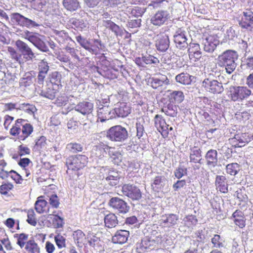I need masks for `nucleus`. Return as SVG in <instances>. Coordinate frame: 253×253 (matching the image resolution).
I'll return each instance as SVG.
<instances>
[{
  "instance_id": "61",
  "label": "nucleus",
  "mask_w": 253,
  "mask_h": 253,
  "mask_svg": "<svg viewBox=\"0 0 253 253\" xmlns=\"http://www.w3.org/2000/svg\"><path fill=\"white\" fill-rule=\"evenodd\" d=\"M48 201L50 206L52 208L58 209L59 208L60 205L59 199L56 194L51 195Z\"/></svg>"
},
{
  "instance_id": "1",
  "label": "nucleus",
  "mask_w": 253,
  "mask_h": 253,
  "mask_svg": "<svg viewBox=\"0 0 253 253\" xmlns=\"http://www.w3.org/2000/svg\"><path fill=\"white\" fill-rule=\"evenodd\" d=\"M34 127L27 120L18 119L10 128L9 133L13 136L24 141L33 132Z\"/></svg>"
},
{
  "instance_id": "56",
  "label": "nucleus",
  "mask_w": 253,
  "mask_h": 253,
  "mask_svg": "<svg viewBox=\"0 0 253 253\" xmlns=\"http://www.w3.org/2000/svg\"><path fill=\"white\" fill-rule=\"evenodd\" d=\"M46 137L42 136L36 141L35 147L39 151H43L46 149Z\"/></svg>"
},
{
  "instance_id": "50",
  "label": "nucleus",
  "mask_w": 253,
  "mask_h": 253,
  "mask_svg": "<svg viewBox=\"0 0 253 253\" xmlns=\"http://www.w3.org/2000/svg\"><path fill=\"white\" fill-rule=\"evenodd\" d=\"M107 27L113 32L116 36H122L123 34V30L113 22L107 20L106 22Z\"/></svg>"
},
{
  "instance_id": "24",
  "label": "nucleus",
  "mask_w": 253,
  "mask_h": 253,
  "mask_svg": "<svg viewBox=\"0 0 253 253\" xmlns=\"http://www.w3.org/2000/svg\"><path fill=\"white\" fill-rule=\"evenodd\" d=\"M35 209L39 213H50L49 208L47 206V202L44 199V196H41L37 198L35 204Z\"/></svg>"
},
{
  "instance_id": "7",
  "label": "nucleus",
  "mask_w": 253,
  "mask_h": 253,
  "mask_svg": "<svg viewBox=\"0 0 253 253\" xmlns=\"http://www.w3.org/2000/svg\"><path fill=\"white\" fill-rule=\"evenodd\" d=\"M203 38L205 51L208 52L213 51L219 43L216 35L211 31L207 30L204 32Z\"/></svg>"
},
{
  "instance_id": "25",
  "label": "nucleus",
  "mask_w": 253,
  "mask_h": 253,
  "mask_svg": "<svg viewBox=\"0 0 253 253\" xmlns=\"http://www.w3.org/2000/svg\"><path fill=\"white\" fill-rule=\"evenodd\" d=\"M244 17L239 22L242 28L248 29L253 25V12L250 10L243 12Z\"/></svg>"
},
{
  "instance_id": "4",
  "label": "nucleus",
  "mask_w": 253,
  "mask_h": 253,
  "mask_svg": "<svg viewBox=\"0 0 253 253\" xmlns=\"http://www.w3.org/2000/svg\"><path fill=\"white\" fill-rule=\"evenodd\" d=\"M251 93V90L244 86H231L228 91L229 97L233 101H241L246 99Z\"/></svg>"
},
{
  "instance_id": "36",
  "label": "nucleus",
  "mask_w": 253,
  "mask_h": 253,
  "mask_svg": "<svg viewBox=\"0 0 253 253\" xmlns=\"http://www.w3.org/2000/svg\"><path fill=\"white\" fill-rule=\"evenodd\" d=\"M178 220V216L173 213L166 214L165 216H163L162 219L163 222L168 227H173L177 224Z\"/></svg>"
},
{
  "instance_id": "23",
  "label": "nucleus",
  "mask_w": 253,
  "mask_h": 253,
  "mask_svg": "<svg viewBox=\"0 0 253 253\" xmlns=\"http://www.w3.org/2000/svg\"><path fill=\"white\" fill-rule=\"evenodd\" d=\"M216 189L222 193L226 194L228 191L227 179L224 175H217L215 180Z\"/></svg>"
},
{
  "instance_id": "55",
  "label": "nucleus",
  "mask_w": 253,
  "mask_h": 253,
  "mask_svg": "<svg viewBox=\"0 0 253 253\" xmlns=\"http://www.w3.org/2000/svg\"><path fill=\"white\" fill-rule=\"evenodd\" d=\"M61 74L57 72L53 73L50 80V84H52L54 86H58L59 88L60 89L62 86L61 84Z\"/></svg>"
},
{
  "instance_id": "47",
  "label": "nucleus",
  "mask_w": 253,
  "mask_h": 253,
  "mask_svg": "<svg viewBox=\"0 0 253 253\" xmlns=\"http://www.w3.org/2000/svg\"><path fill=\"white\" fill-rule=\"evenodd\" d=\"M161 111L166 115L170 117L176 116L177 113L176 105L171 104H169L167 106L163 108Z\"/></svg>"
},
{
  "instance_id": "63",
  "label": "nucleus",
  "mask_w": 253,
  "mask_h": 253,
  "mask_svg": "<svg viewBox=\"0 0 253 253\" xmlns=\"http://www.w3.org/2000/svg\"><path fill=\"white\" fill-rule=\"evenodd\" d=\"M143 57L144 64H157L159 62L158 58L151 55L143 56Z\"/></svg>"
},
{
  "instance_id": "29",
  "label": "nucleus",
  "mask_w": 253,
  "mask_h": 253,
  "mask_svg": "<svg viewBox=\"0 0 253 253\" xmlns=\"http://www.w3.org/2000/svg\"><path fill=\"white\" fill-rule=\"evenodd\" d=\"M15 44L24 56H27L31 59L34 57V53L25 42L18 40L16 42Z\"/></svg>"
},
{
  "instance_id": "32",
  "label": "nucleus",
  "mask_w": 253,
  "mask_h": 253,
  "mask_svg": "<svg viewBox=\"0 0 253 253\" xmlns=\"http://www.w3.org/2000/svg\"><path fill=\"white\" fill-rule=\"evenodd\" d=\"M76 40L80 43V44L85 49L91 52L92 53L97 54V50L96 48H93V46L91 45L90 42L85 38H84L81 35L76 37Z\"/></svg>"
},
{
  "instance_id": "5",
  "label": "nucleus",
  "mask_w": 253,
  "mask_h": 253,
  "mask_svg": "<svg viewBox=\"0 0 253 253\" xmlns=\"http://www.w3.org/2000/svg\"><path fill=\"white\" fill-rule=\"evenodd\" d=\"M106 136L112 141L121 142L127 138L128 133L126 128L118 125L110 128L107 132Z\"/></svg>"
},
{
  "instance_id": "18",
  "label": "nucleus",
  "mask_w": 253,
  "mask_h": 253,
  "mask_svg": "<svg viewBox=\"0 0 253 253\" xmlns=\"http://www.w3.org/2000/svg\"><path fill=\"white\" fill-rule=\"evenodd\" d=\"M188 51L190 59L194 62L198 61L202 57V52L198 43H191Z\"/></svg>"
},
{
  "instance_id": "15",
  "label": "nucleus",
  "mask_w": 253,
  "mask_h": 253,
  "mask_svg": "<svg viewBox=\"0 0 253 253\" xmlns=\"http://www.w3.org/2000/svg\"><path fill=\"white\" fill-rule=\"evenodd\" d=\"M157 244L154 240L144 238L136 244V252L138 253H145L148 250H153Z\"/></svg>"
},
{
  "instance_id": "19",
  "label": "nucleus",
  "mask_w": 253,
  "mask_h": 253,
  "mask_svg": "<svg viewBox=\"0 0 253 253\" xmlns=\"http://www.w3.org/2000/svg\"><path fill=\"white\" fill-rule=\"evenodd\" d=\"M169 45V36L165 33L158 35V39L156 42V47L157 50L160 51H166Z\"/></svg>"
},
{
  "instance_id": "30",
  "label": "nucleus",
  "mask_w": 253,
  "mask_h": 253,
  "mask_svg": "<svg viewBox=\"0 0 253 253\" xmlns=\"http://www.w3.org/2000/svg\"><path fill=\"white\" fill-rule=\"evenodd\" d=\"M205 158L208 166L214 167L218 162L217 151L214 149L209 150L206 154Z\"/></svg>"
},
{
  "instance_id": "35",
  "label": "nucleus",
  "mask_w": 253,
  "mask_h": 253,
  "mask_svg": "<svg viewBox=\"0 0 253 253\" xmlns=\"http://www.w3.org/2000/svg\"><path fill=\"white\" fill-rule=\"evenodd\" d=\"M0 242L3 245L7 251L13 250L12 244L4 229L1 227H0Z\"/></svg>"
},
{
  "instance_id": "13",
  "label": "nucleus",
  "mask_w": 253,
  "mask_h": 253,
  "mask_svg": "<svg viewBox=\"0 0 253 253\" xmlns=\"http://www.w3.org/2000/svg\"><path fill=\"white\" fill-rule=\"evenodd\" d=\"M11 19L13 23L22 27H29L35 25L34 21L24 17L19 13L11 14Z\"/></svg>"
},
{
  "instance_id": "42",
  "label": "nucleus",
  "mask_w": 253,
  "mask_h": 253,
  "mask_svg": "<svg viewBox=\"0 0 253 253\" xmlns=\"http://www.w3.org/2000/svg\"><path fill=\"white\" fill-rule=\"evenodd\" d=\"M192 76L187 73H182L175 77L177 82L184 85L190 84L192 82Z\"/></svg>"
},
{
  "instance_id": "28",
  "label": "nucleus",
  "mask_w": 253,
  "mask_h": 253,
  "mask_svg": "<svg viewBox=\"0 0 253 253\" xmlns=\"http://www.w3.org/2000/svg\"><path fill=\"white\" fill-rule=\"evenodd\" d=\"M0 176L2 179L10 176L16 184L22 183L23 180L22 176L14 170L9 171L2 170L0 172Z\"/></svg>"
},
{
  "instance_id": "46",
  "label": "nucleus",
  "mask_w": 253,
  "mask_h": 253,
  "mask_svg": "<svg viewBox=\"0 0 253 253\" xmlns=\"http://www.w3.org/2000/svg\"><path fill=\"white\" fill-rule=\"evenodd\" d=\"M67 150L71 153H77L81 152L83 150V145L77 142H71L66 146Z\"/></svg>"
},
{
  "instance_id": "31",
  "label": "nucleus",
  "mask_w": 253,
  "mask_h": 253,
  "mask_svg": "<svg viewBox=\"0 0 253 253\" xmlns=\"http://www.w3.org/2000/svg\"><path fill=\"white\" fill-rule=\"evenodd\" d=\"M48 87L45 90L42 91V95L50 99H53L56 96V94L59 91L60 88L58 86H54L52 84H48Z\"/></svg>"
},
{
  "instance_id": "20",
  "label": "nucleus",
  "mask_w": 253,
  "mask_h": 253,
  "mask_svg": "<svg viewBox=\"0 0 253 253\" xmlns=\"http://www.w3.org/2000/svg\"><path fill=\"white\" fill-rule=\"evenodd\" d=\"M103 148L105 151L108 152L114 164L117 165H120L122 161V155L119 152L115 150V147L104 145Z\"/></svg>"
},
{
  "instance_id": "43",
  "label": "nucleus",
  "mask_w": 253,
  "mask_h": 253,
  "mask_svg": "<svg viewBox=\"0 0 253 253\" xmlns=\"http://www.w3.org/2000/svg\"><path fill=\"white\" fill-rule=\"evenodd\" d=\"M14 188L13 184L9 182H3L0 186V194L1 195L9 196V193Z\"/></svg>"
},
{
  "instance_id": "45",
  "label": "nucleus",
  "mask_w": 253,
  "mask_h": 253,
  "mask_svg": "<svg viewBox=\"0 0 253 253\" xmlns=\"http://www.w3.org/2000/svg\"><path fill=\"white\" fill-rule=\"evenodd\" d=\"M48 1L49 0H31L28 2L31 3L34 9L41 11L43 8L45 7Z\"/></svg>"
},
{
  "instance_id": "26",
  "label": "nucleus",
  "mask_w": 253,
  "mask_h": 253,
  "mask_svg": "<svg viewBox=\"0 0 253 253\" xmlns=\"http://www.w3.org/2000/svg\"><path fill=\"white\" fill-rule=\"evenodd\" d=\"M72 237L77 246L82 248L86 242V237L83 231L80 229L74 231L72 234Z\"/></svg>"
},
{
  "instance_id": "34",
  "label": "nucleus",
  "mask_w": 253,
  "mask_h": 253,
  "mask_svg": "<svg viewBox=\"0 0 253 253\" xmlns=\"http://www.w3.org/2000/svg\"><path fill=\"white\" fill-rule=\"evenodd\" d=\"M52 213L48 215V218L52 221V225L54 228H59L63 227L64 224L63 218L57 214H55L56 211H53Z\"/></svg>"
},
{
  "instance_id": "59",
  "label": "nucleus",
  "mask_w": 253,
  "mask_h": 253,
  "mask_svg": "<svg viewBox=\"0 0 253 253\" xmlns=\"http://www.w3.org/2000/svg\"><path fill=\"white\" fill-rule=\"evenodd\" d=\"M146 9L144 7L134 6L131 10L130 14L134 17L141 16L145 12Z\"/></svg>"
},
{
  "instance_id": "58",
  "label": "nucleus",
  "mask_w": 253,
  "mask_h": 253,
  "mask_svg": "<svg viewBox=\"0 0 253 253\" xmlns=\"http://www.w3.org/2000/svg\"><path fill=\"white\" fill-rule=\"evenodd\" d=\"M30 153V149L26 146L20 145L18 147V154L17 156L14 155L13 158H17L18 156L21 157Z\"/></svg>"
},
{
  "instance_id": "6",
  "label": "nucleus",
  "mask_w": 253,
  "mask_h": 253,
  "mask_svg": "<svg viewBox=\"0 0 253 253\" xmlns=\"http://www.w3.org/2000/svg\"><path fill=\"white\" fill-rule=\"evenodd\" d=\"M154 125L164 138H167L169 135L174 133L173 128L169 126L166 123L164 117L159 114L155 115L154 118Z\"/></svg>"
},
{
  "instance_id": "11",
  "label": "nucleus",
  "mask_w": 253,
  "mask_h": 253,
  "mask_svg": "<svg viewBox=\"0 0 253 253\" xmlns=\"http://www.w3.org/2000/svg\"><path fill=\"white\" fill-rule=\"evenodd\" d=\"M109 206L115 210H117L119 213H126L129 210V207L123 199L119 197H113L110 200Z\"/></svg>"
},
{
  "instance_id": "16",
  "label": "nucleus",
  "mask_w": 253,
  "mask_h": 253,
  "mask_svg": "<svg viewBox=\"0 0 253 253\" xmlns=\"http://www.w3.org/2000/svg\"><path fill=\"white\" fill-rule=\"evenodd\" d=\"M97 122H103L106 120H109L116 117L114 112H112V110L108 106H104L99 108L97 111Z\"/></svg>"
},
{
  "instance_id": "27",
  "label": "nucleus",
  "mask_w": 253,
  "mask_h": 253,
  "mask_svg": "<svg viewBox=\"0 0 253 253\" xmlns=\"http://www.w3.org/2000/svg\"><path fill=\"white\" fill-rule=\"evenodd\" d=\"M75 108V110L77 112L83 115H88L92 112L93 105L89 102L83 101L78 103Z\"/></svg>"
},
{
  "instance_id": "8",
  "label": "nucleus",
  "mask_w": 253,
  "mask_h": 253,
  "mask_svg": "<svg viewBox=\"0 0 253 253\" xmlns=\"http://www.w3.org/2000/svg\"><path fill=\"white\" fill-rule=\"evenodd\" d=\"M122 192L124 195L132 201H139L142 198V192L136 185L125 184L122 186Z\"/></svg>"
},
{
  "instance_id": "17",
  "label": "nucleus",
  "mask_w": 253,
  "mask_h": 253,
  "mask_svg": "<svg viewBox=\"0 0 253 253\" xmlns=\"http://www.w3.org/2000/svg\"><path fill=\"white\" fill-rule=\"evenodd\" d=\"M235 225L239 228H243L246 226V217L244 213L239 210H236L230 217Z\"/></svg>"
},
{
  "instance_id": "60",
  "label": "nucleus",
  "mask_w": 253,
  "mask_h": 253,
  "mask_svg": "<svg viewBox=\"0 0 253 253\" xmlns=\"http://www.w3.org/2000/svg\"><path fill=\"white\" fill-rule=\"evenodd\" d=\"M54 240L58 248L62 249L66 246V239L61 235L58 234L54 237Z\"/></svg>"
},
{
  "instance_id": "49",
  "label": "nucleus",
  "mask_w": 253,
  "mask_h": 253,
  "mask_svg": "<svg viewBox=\"0 0 253 253\" xmlns=\"http://www.w3.org/2000/svg\"><path fill=\"white\" fill-rule=\"evenodd\" d=\"M69 23L72 28L78 30H82L85 27V25L83 20H80L75 18H72L69 20Z\"/></svg>"
},
{
  "instance_id": "54",
  "label": "nucleus",
  "mask_w": 253,
  "mask_h": 253,
  "mask_svg": "<svg viewBox=\"0 0 253 253\" xmlns=\"http://www.w3.org/2000/svg\"><path fill=\"white\" fill-rule=\"evenodd\" d=\"M227 173L231 175H235L240 170V166L237 163L228 164L226 167Z\"/></svg>"
},
{
  "instance_id": "38",
  "label": "nucleus",
  "mask_w": 253,
  "mask_h": 253,
  "mask_svg": "<svg viewBox=\"0 0 253 253\" xmlns=\"http://www.w3.org/2000/svg\"><path fill=\"white\" fill-rule=\"evenodd\" d=\"M63 5L66 9L70 11H76L80 7L78 0H63Z\"/></svg>"
},
{
  "instance_id": "21",
  "label": "nucleus",
  "mask_w": 253,
  "mask_h": 253,
  "mask_svg": "<svg viewBox=\"0 0 253 253\" xmlns=\"http://www.w3.org/2000/svg\"><path fill=\"white\" fill-rule=\"evenodd\" d=\"M129 236V232L126 230H118L112 238L114 244H123L126 242Z\"/></svg>"
},
{
  "instance_id": "12",
  "label": "nucleus",
  "mask_w": 253,
  "mask_h": 253,
  "mask_svg": "<svg viewBox=\"0 0 253 253\" xmlns=\"http://www.w3.org/2000/svg\"><path fill=\"white\" fill-rule=\"evenodd\" d=\"M174 42L177 48L180 49L186 48L188 43L186 32L182 28L178 29L173 36Z\"/></svg>"
},
{
  "instance_id": "44",
  "label": "nucleus",
  "mask_w": 253,
  "mask_h": 253,
  "mask_svg": "<svg viewBox=\"0 0 253 253\" xmlns=\"http://www.w3.org/2000/svg\"><path fill=\"white\" fill-rule=\"evenodd\" d=\"M190 161L194 163H200L202 159L201 150L197 147H194L190 154Z\"/></svg>"
},
{
  "instance_id": "52",
  "label": "nucleus",
  "mask_w": 253,
  "mask_h": 253,
  "mask_svg": "<svg viewBox=\"0 0 253 253\" xmlns=\"http://www.w3.org/2000/svg\"><path fill=\"white\" fill-rule=\"evenodd\" d=\"M8 51L10 53L11 58L13 60L20 64L23 63L21 54L17 52L16 50L12 47H8Z\"/></svg>"
},
{
  "instance_id": "57",
  "label": "nucleus",
  "mask_w": 253,
  "mask_h": 253,
  "mask_svg": "<svg viewBox=\"0 0 253 253\" xmlns=\"http://www.w3.org/2000/svg\"><path fill=\"white\" fill-rule=\"evenodd\" d=\"M79 124H81L79 119V114H77L68 121L67 126L69 129H76Z\"/></svg>"
},
{
  "instance_id": "3",
  "label": "nucleus",
  "mask_w": 253,
  "mask_h": 253,
  "mask_svg": "<svg viewBox=\"0 0 253 253\" xmlns=\"http://www.w3.org/2000/svg\"><path fill=\"white\" fill-rule=\"evenodd\" d=\"M88 157L83 154L71 155L66 159V164L68 168L67 172L70 170L77 172L86 166Z\"/></svg>"
},
{
  "instance_id": "40",
  "label": "nucleus",
  "mask_w": 253,
  "mask_h": 253,
  "mask_svg": "<svg viewBox=\"0 0 253 253\" xmlns=\"http://www.w3.org/2000/svg\"><path fill=\"white\" fill-rule=\"evenodd\" d=\"M86 242L90 247L95 248L100 245V239L92 232L88 233L86 236Z\"/></svg>"
},
{
  "instance_id": "9",
  "label": "nucleus",
  "mask_w": 253,
  "mask_h": 253,
  "mask_svg": "<svg viewBox=\"0 0 253 253\" xmlns=\"http://www.w3.org/2000/svg\"><path fill=\"white\" fill-rule=\"evenodd\" d=\"M252 136L248 133H238L234 137L229 139V143L234 148L242 147L250 142Z\"/></svg>"
},
{
  "instance_id": "14",
  "label": "nucleus",
  "mask_w": 253,
  "mask_h": 253,
  "mask_svg": "<svg viewBox=\"0 0 253 253\" xmlns=\"http://www.w3.org/2000/svg\"><path fill=\"white\" fill-rule=\"evenodd\" d=\"M130 105L124 102H119L114 109L113 112L116 117L124 118L127 116L131 112Z\"/></svg>"
},
{
  "instance_id": "51",
  "label": "nucleus",
  "mask_w": 253,
  "mask_h": 253,
  "mask_svg": "<svg viewBox=\"0 0 253 253\" xmlns=\"http://www.w3.org/2000/svg\"><path fill=\"white\" fill-rule=\"evenodd\" d=\"M29 41L39 49H42L44 46L43 42L40 39L39 37V34L37 33H34L31 37H30Z\"/></svg>"
},
{
  "instance_id": "39",
  "label": "nucleus",
  "mask_w": 253,
  "mask_h": 253,
  "mask_svg": "<svg viewBox=\"0 0 253 253\" xmlns=\"http://www.w3.org/2000/svg\"><path fill=\"white\" fill-rule=\"evenodd\" d=\"M169 100L173 103H179L183 101L184 95L181 91H173L169 95Z\"/></svg>"
},
{
  "instance_id": "10",
  "label": "nucleus",
  "mask_w": 253,
  "mask_h": 253,
  "mask_svg": "<svg viewBox=\"0 0 253 253\" xmlns=\"http://www.w3.org/2000/svg\"><path fill=\"white\" fill-rule=\"evenodd\" d=\"M202 86L207 91L213 94H219L223 91L221 83L215 80H211L208 78L203 81Z\"/></svg>"
},
{
  "instance_id": "64",
  "label": "nucleus",
  "mask_w": 253,
  "mask_h": 253,
  "mask_svg": "<svg viewBox=\"0 0 253 253\" xmlns=\"http://www.w3.org/2000/svg\"><path fill=\"white\" fill-rule=\"evenodd\" d=\"M141 23V19H132L128 22L127 26L129 28H138L140 27Z\"/></svg>"
},
{
  "instance_id": "62",
  "label": "nucleus",
  "mask_w": 253,
  "mask_h": 253,
  "mask_svg": "<svg viewBox=\"0 0 253 253\" xmlns=\"http://www.w3.org/2000/svg\"><path fill=\"white\" fill-rule=\"evenodd\" d=\"M211 243L213 247L216 248H221L224 247V244L220 235L215 234L211 239Z\"/></svg>"
},
{
  "instance_id": "41",
  "label": "nucleus",
  "mask_w": 253,
  "mask_h": 253,
  "mask_svg": "<svg viewBox=\"0 0 253 253\" xmlns=\"http://www.w3.org/2000/svg\"><path fill=\"white\" fill-rule=\"evenodd\" d=\"M33 78L32 71L25 73L20 81V86L23 87L30 86L33 83Z\"/></svg>"
},
{
  "instance_id": "33",
  "label": "nucleus",
  "mask_w": 253,
  "mask_h": 253,
  "mask_svg": "<svg viewBox=\"0 0 253 253\" xmlns=\"http://www.w3.org/2000/svg\"><path fill=\"white\" fill-rule=\"evenodd\" d=\"M24 249L27 253H40V247L34 239L27 242Z\"/></svg>"
},
{
  "instance_id": "2",
  "label": "nucleus",
  "mask_w": 253,
  "mask_h": 253,
  "mask_svg": "<svg viewBox=\"0 0 253 253\" xmlns=\"http://www.w3.org/2000/svg\"><path fill=\"white\" fill-rule=\"evenodd\" d=\"M238 55L236 51L227 50L219 55L217 58V64L220 67H225L227 73L230 74L236 67L235 61Z\"/></svg>"
},
{
  "instance_id": "53",
  "label": "nucleus",
  "mask_w": 253,
  "mask_h": 253,
  "mask_svg": "<svg viewBox=\"0 0 253 253\" xmlns=\"http://www.w3.org/2000/svg\"><path fill=\"white\" fill-rule=\"evenodd\" d=\"M27 222L32 226H35L37 224L36 214L33 209H29L27 211Z\"/></svg>"
},
{
  "instance_id": "48",
  "label": "nucleus",
  "mask_w": 253,
  "mask_h": 253,
  "mask_svg": "<svg viewBox=\"0 0 253 253\" xmlns=\"http://www.w3.org/2000/svg\"><path fill=\"white\" fill-rule=\"evenodd\" d=\"M28 237V234L24 233L14 235V237L17 239V244L21 248H24L26 246Z\"/></svg>"
},
{
  "instance_id": "22",
  "label": "nucleus",
  "mask_w": 253,
  "mask_h": 253,
  "mask_svg": "<svg viewBox=\"0 0 253 253\" xmlns=\"http://www.w3.org/2000/svg\"><path fill=\"white\" fill-rule=\"evenodd\" d=\"M169 14L166 11H158L151 19V23L156 26H161L168 19Z\"/></svg>"
},
{
  "instance_id": "37",
  "label": "nucleus",
  "mask_w": 253,
  "mask_h": 253,
  "mask_svg": "<svg viewBox=\"0 0 253 253\" xmlns=\"http://www.w3.org/2000/svg\"><path fill=\"white\" fill-rule=\"evenodd\" d=\"M105 225L108 228H113L118 224L117 216L115 213H109L104 217Z\"/></svg>"
}]
</instances>
